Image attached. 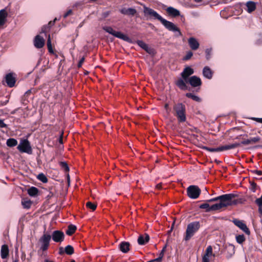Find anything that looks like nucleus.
I'll return each mask as SVG.
<instances>
[{
	"mask_svg": "<svg viewBox=\"0 0 262 262\" xmlns=\"http://www.w3.org/2000/svg\"><path fill=\"white\" fill-rule=\"evenodd\" d=\"M193 73L194 70L193 69L188 66L186 67L181 73V78L176 81V85L181 90H187L188 86L186 84V81L190 77V76Z\"/></svg>",
	"mask_w": 262,
	"mask_h": 262,
	"instance_id": "1",
	"label": "nucleus"
},
{
	"mask_svg": "<svg viewBox=\"0 0 262 262\" xmlns=\"http://www.w3.org/2000/svg\"><path fill=\"white\" fill-rule=\"evenodd\" d=\"M245 201L243 198L233 199L231 201L228 202H220L219 203H216L210 206L211 211L219 210L223 208H226L229 206L236 205L238 204H243Z\"/></svg>",
	"mask_w": 262,
	"mask_h": 262,
	"instance_id": "2",
	"label": "nucleus"
},
{
	"mask_svg": "<svg viewBox=\"0 0 262 262\" xmlns=\"http://www.w3.org/2000/svg\"><path fill=\"white\" fill-rule=\"evenodd\" d=\"M51 238V236L47 233H44L39 238L38 244L40 245V249L38 251V253L41 256L46 257L47 253L46 251L49 247Z\"/></svg>",
	"mask_w": 262,
	"mask_h": 262,
	"instance_id": "3",
	"label": "nucleus"
},
{
	"mask_svg": "<svg viewBox=\"0 0 262 262\" xmlns=\"http://www.w3.org/2000/svg\"><path fill=\"white\" fill-rule=\"evenodd\" d=\"M174 115L179 122H184L186 120V106L182 103H178L173 106Z\"/></svg>",
	"mask_w": 262,
	"mask_h": 262,
	"instance_id": "4",
	"label": "nucleus"
},
{
	"mask_svg": "<svg viewBox=\"0 0 262 262\" xmlns=\"http://www.w3.org/2000/svg\"><path fill=\"white\" fill-rule=\"evenodd\" d=\"M200 224L199 222H193L189 223L187 227L184 239L185 241H189L194 234L199 230Z\"/></svg>",
	"mask_w": 262,
	"mask_h": 262,
	"instance_id": "5",
	"label": "nucleus"
},
{
	"mask_svg": "<svg viewBox=\"0 0 262 262\" xmlns=\"http://www.w3.org/2000/svg\"><path fill=\"white\" fill-rule=\"evenodd\" d=\"M240 146L238 143H234L229 145L219 146L217 148H211L207 146H203L202 148L210 152H221L224 150L235 148Z\"/></svg>",
	"mask_w": 262,
	"mask_h": 262,
	"instance_id": "6",
	"label": "nucleus"
},
{
	"mask_svg": "<svg viewBox=\"0 0 262 262\" xmlns=\"http://www.w3.org/2000/svg\"><path fill=\"white\" fill-rule=\"evenodd\" d=\"M103 30L117 38L121 39L123 40L128 42H131V39L128 36L125 34H123L121 32L115 31L111 27H103Z\"/></svg>",
	"mask_w": 262,
	"mask_h": 262,
	"instance_id": "7",
	"label": "nucleus"
},
{
	"mask_svg": "<svg viewBox=\"0 0 262 262\" xmlns=\"http://www.w3.org/2000/svg\"><path fill=\"white\" fill-rule=\"evenodd\" d=\"M237 196L238 194L236 193H228L207 200L206 201L209 203L216 202L217 201H220V202H228L229 201H231V200L235 199Z\"/></svg>",
	"mask_w": 262,
	"mask_h": 262,
	"instance_id": "8",
	"label": "nucleus"
},
{
	"mask_svg": "<svg viewBox=\"0 0 262 262\" xmlns=\"http://www.w3.org/2000/svg\"><path fill=\"white\" fill-rule=\"evenodd\" d=\"M160 22L164 26V27L169 31L172 32H177L178 34H176V36L178 37L182 36V33L180 29L177 27L173 23L167 20L166 19L163 18Z\"/></svg>",
	"mask_w": 262,
	"mask_h": 262,
	"instance_id": "9",
	"label": "nucleus"
},
{
	"mask_svg": "<svg viewBox=\"0 0 262 262\" xmlns=\"http://www.w3.org/2000/svg\"><path fill=\"white\" fill-rule=\"evenodd\" d=\"M160 22L164 26V27L169 31L172 32H177L178 34H176V36L178 37L182 36V33L180 29L177 27L173 23L167 20L166 19L163 18Z\"/></svg>",
	"mask_w": 262,
	"mask_h": 262,
	"instance_id": "10",
	"label": "nucleus"
},
{
	"mask_svg": "<svg viewBox=\"0 0 262 262\" xmlns=\"http://www.w3.org/2000/svg\"><path fill=\"white\" fill-rule=\"evenodd\" d=\"M201 192V189L196 185H190L187 188V195L192 199L198 198Z\"/></svg>",
	"mask_w": 262,
	"mask_h": 262,
	"instance_id": "11",
	"label": "nucleus"
},
{
	"mask_svg": "<svg viewBox=\"0 0 262 262\" xmlns=\"http://www.w3.org/2000/svg\"><path fill=\"white\" fill-rule=\"evenodd\" d=\"M17 148L21 152L31 154L32 151L30 144L27 139L21 140Z\"/></svg>",
	"mask_w": 262,
	"mask_h": 262,
	"instance_id": "12",
	"label": "nucleus"
},
{
	"mask_svg": "<svg viewBox=\"0 0 262 262\" xmlns=\"http://www.w3.org/2000/svg\"><path fill=\"white\" fill-rule=\"evenodd\" d=\"M144 13L145 16H149L150 17L158 19L160 21L163 18L156 11L150 8L144 7Z\"/></svg>",
	"mask_w": 262,
	"mask_h": 262,
	"instance_id": "13",
	"label": "nucleus"
},
{
	"mask_svg": "<svg viewBox=\"0 0 262 262\" xmlns=\"http://www.w3.org/2000/svg\"><path fill=\"white\" fill-rule=\"evenodd\" d=\"M52 239L56 243H61L64 239V233L60 230H55L52 234Z\"/></svg>",
	"mask_w": 262,
	"mask_h": 262,
	"instance_id": "14",
	"label": "nucleus"
},
{
	"mask_svg": "<svg viewBox=\"0 0 262 262\" xmlns=\"http://www.w3.org/2000/svg\"><path fill=\"white\" fill-rule=\"evenodd\" d=\"M187 83L190 84L192 87L195 88L201 86L202 82L200 77L196 76H192L186 81V84Z\"/></svg>",
	"mask_w": 262,
	"mask_h": 262,
	"instance_id": "15",
	"label": "nucleus"
},
{
	"mask_svg": "<svg viewBox=\"0 0 262 262\" xmlns=\"http://www.w3.org/2000/svg\"><path fill=\"white\" fill-rule=\"evenodd\" d=\"M233 223L235 225L243 230L246 234L250 235V230L247 227V225L243 222V221L237 219H234L233 220Z\"/></svg>",
	"mask_w": 262,
	"mask_h": 262,
	"instance_id": "16",
	"label": "nucleus"
},
{
	"mask_svg": "<svg viewBox=\"0 0 262 262\" xmlns=\"http://www.w3.org/2000/svg\"><path fill=\"white\" fill-rule=\"evenodd\" d=\"M45 44L44 38L39 35L35 36L34 39V46L38 49L42 48Z\"/></svg>",
	"mask_w": 262,
	"mask_h": 262,
	"instance_id": "17",
	"label": "nucleus"
},
{
	"mask_svg": "<svg viewBox=\"0 0 262 262\" xmlns=\"http://www.w3.org/2000/svg\"><path fill=\"white\" fill-rule=\"evenodd\" d=\"M260 138L258 136H256V137H251L248 139L243 140L241 142V143H239L240 144V145L243 144V145H249V144L257 143L260 142Z\"/></svg>",
	"mask_w": 262,
	"mask_h": 262,
	"instance_id": "18",
	"label": "nucleus"
},
{
	"mask_svg": "<svg viewBox=\"0 0 262 262\" xmlns=\"http://www.w3.org/2000/svg\"><path fill=\"white\" fill-rule=\"evenodd\" d=\"M188 45L192 50H196L200 46L199 41L194 37H191L188 39Z\"/></svg>",
	"mask_w": 262,
	"mask_h": 262,
	"instance_id": "19",
	"label": "nucleus"
},
{
	"mask_svg": "<svg viewBox=\"0 0 262 262\" xmlns=\"http://www.w3.org/2000/svg\"><path fill=\"white\" fill-rule=\"evenodd\" d=\"M6 82L8 86L12 88L14 86L16 80L12 73H9L5 77Z\"/></svg>",
	"mask_w": 262,
	"mask_h": 262,
	"instance_id": "20",
	"label": "nucleus"
},
{
	"mask_svg": "<svg viewBox=\"0 0 262 262\" xmlns=\"http://www.w3.org/2000/svg\"><path fill=\"white\" fill-rule=\"evenodd\" d=\"M130 246V244L129 242L123 241L120 243L119 248L122 252L126 253L129 251Z\"/></svg>",
	"mask_w": 262,
	"mask_h": 262,
	"instance_id": "21",
	"label": "nucleus"
},
{
	"mask_svg": "<svg viewBox=\"0 0 262 262\" xmlns=\"http://www.w3.org/2000/svg\"><path fill=\"white\" fill-rule=\"evenodd\" d=\"M121 13L128 16H134L137 13V10L132 8H123L120 10Z\"/></svg>",
	"mask_w": 262,
	"mask_h": 262,
	"instance_id": "22",
	"label": "nucleus"
},
{
	"mask_svg": "<svg viewBox=\"0 0 262 262\" xmlns=\"http://www.w3.org/2000/svg\"><path fill=\"white\" fill-rule=\"evenodd\" d=\"M149 241V236L145 233L140 235L138 238V243L140 245H144L146 244Z\"/></svg>",
	"mask_w": 262,
	"mask_h": 262,
	"instance_id": "23",
	"label": "nucleus"
},
{
	"mask_svg": "<svg viewBox=\"0 0 262 262\" xmlns=\"http://www.w3.org/2000/svg\"><path fill=\"white\" fill-rule=\"evenodd\" d=\"M166 11L169 16L173 17H176L180 15V11L172 7H168Z\"/></svg>",
	"mask_w": 262,
	"mask_h": 262,
	"instance_id": "24",
	"label": "nucleus"
},
{
	"mask_svg": "<svg viewBox=\"0 0 262 262\" xmlns=\"http://www.w3.org/2000/svg\"><path fill=\"white\" fill-rule=\"evenodd\" d=\"M8 13L6 9H2L0 10V26H3L7 21Z\"/></svg>",
	"mask_w": 262,
	"mask_h": 262,
	"instance_id": "25",
	"label": "nucleus"
},
{
	"mask_svg": "<svg viewBox=\"0 0 262 262\" xmlns=\"http://www.w3.org/2000/svg\"><path fill=\"white\" fill-rule=\"evenodd\" d=\"M9 248L7 245H2L1 249V257L3 259L6 258L9 255Z\"/></svg>",
	"mask_w": 262,
	"mask_h": 262,
	"instance_id": "26",
	"label": "nucleus"
},
{
	"mask_svg": "<svg viewBox=\"0 0 262 262\" xmlns=\"http://www.w3.org/2000/svg\"><path fill=\"white\" fill-rule=\"evenodd\" d=\"M203 74L205 77L210 79L212 77L213 72L210 68L206 66L205 67L203 70Z\"/></svg>",
	"mask_w": 262,
	"mask_h": 262,
	"instance_id": "27",
	"label": "nucleus"
},
{
	"mask_svg": "<svg viewBox=\"0 0 262 262\" xmlns=\"http://www.w3.org/2000/svg\"><path fill=\"white\" fill-rule=\"evenodd\" d=\"M225 249L228 253V256L227 257L228 258H230L235 253V247L234 245L232 244L226 245Z\"/></svg>",
	"mask_w": 262,
	"mask_h": 262,
	"instance_id": "28",
	"label": "nucleus"
},
{
	"mask_svg": "<svg viewBox=\"0 0 262 262\" xmlns=\"http://www.w3.org/2000/svg\"><path fill=\"white\" fill-rule=\"evenodd\" d=\"M247 11L249 13L253 12L256 9V3L253 1H249L246 3Z\"/></svg>",
	"mask_w": 262,
	"mask_h": 262,
	"instance_id": "29",
	"label": "nucleus"
},
{
	"mask_svg": "<svg viewBox=\"0 0 262 262\" xmlns=\"http://www.w3.org/2000/svg\"><path fill=\"white\" fill-rule=\"evenodd\" d=\"M32 204V201L27 198H23L21 200V205L25 209H29Z\"/></svg>",
	"mask_w": 262,
	"mask_h": 262,
	"instance_id": "30",
	"label": "nucleus"
},
{
	"mask_svg": "<svg viewBox=\"0 0 262 262\" xmlns=\"http://www.w3.org/2000/svg\"><path fill=\"white\" fill-rule=\"evenodd\" d=\"M77 227L76 226L71 224L68 226V229L66 231L67 235L69 236L72 235L76 231Z\"/></svg>",
	"mask_w": 262,
	"mask_h": 262,
	"instance_id": "31",
	"label": "nucleus"
},
{
	"mask_svg": "<svg viewBox=\"0 0 262 262\" xmlns=\"http://www.w3.org/2000/svg\"><path fill=\"white\" fill-rule=\"evenodd\" d=\"M47 48L49 51V52L51 54H54V51L52 48V43H51V38L50 35H48V39H47Z\"/></svg>",
	"mask_w": 262,
	"mask_h": 262,
	"instance_id": "32",
	"label": "nucleus"
},
{
	"mask_svg": "<svg viewBox=\"0 0 262 262\" xmlns=\"http://www.w3.org/2000/svg\"><path fill=\"white\" fill-rule=\"evenodd\" d=\"M186 96L187 98L192 99L193 100H194L196 102H200L201 101V99L199 97L193 95L192 93H187L186 94Z\"/></svg>",
	"mask_w": 262,
	"mask_h": 262,
	"instance_id": "33",
	"label": "nucleus"
},
{
	"mask_svg": "<svg viewBox=\"0 0 262 262\" xmlns=\"http://www.w3.org/2000/svg\"><path fill=\"white\" fill-rule=\"evenodd\" d=\"M37 179L43 183H46L48 181V179L46 175L43 173H40L36 176Z\"/></svg>",
	"mask_w": 262,
	"mask_h": 262,
	"instance_id": "34",
	"label": "nucleus"
},
{
	"mask_svg": "<svg viewBox=\"0 0 262 262\" xmlns=\"http://www.w3.org/2000/svg\"><path fill=\"white\" fill-rule=\"evenodd\" d=\"M6 144L9 147H13L17 144V141L14 138H9L7 140Z\"/></svg>",
	"mask_w": 262,
	"mask_h": 262,
	"instance_id": "35",
	"label": "nucleus"
},
{
	"mask_svg": "<svg viewBox=\"0 0 262 262\" xmlns=\"http://www.w3.org/2000/svg\"><path fill=\"white\" fill-rule=\"evenodd\" d=\"M209 202H207L206 200L204 203H203L200 205L199 208L201 209H205L206 212H210L211 209L210 208L211 206L209 205Z\"/></svg>",
	"mask_w": 262,
	"mask_h": 262,
	"instance_id": "36",
	"label": "nucleus"
},
{
	"mask_svg": "<svg viewBox=\"0 0 262 262\" xmlns=\"http://www.w3.org/2000/svg\"><path fill=\"white\" fill-rule=\"evenodd\" d=\"M64 252L68 255H72L74 253V249L71 245H68L64 248Z\"/></svg>",
	"mask_w": 262,
	"mask_h": 262,
	"instance_id": "37",
	"label": "nucleus"
},
{
	"mask_svg": "<svg viewBox=\"0 0 262 262\" xmlns=\"http://www.w3.org/2000/svg\"><path fill=\"white\" fill-rule=\"evenodd\" d=\"M235 238L237 243L239 244H242L246 240L244 234L237 235L236 236Z\"/></svg>",
	"mask_w": 262,
	"mask_h": 262,
	"instance_id": "38",
	"label": "nucleus"
},
{
	"mask_svg": "<svg viewBox=\"0 0 262 262\" xmlns=\"http://www.w3.org/2000/svg\"><path fill=\"white\" fill-rule=\"evenodd\" d=\"M59 165L60 166L62 169L63 170L66 172H68L69 171V167L66 162H59Z\"/></svg>",
	"mask_w": 262,
	"mask_h": 262,
	"instance_id": "39",
	"label": "nucleus"
},
{
	"mask_svg": "<svg viewBox=\"0 0 262 262\" xmlns=\"http://www.w3.org/2000/svg\"><path fill=\"white\" fill-rule=\"evenodd\" d=\"M204 255L206 256H209V257H210L211 255H213V256H215V255L214 254H213L212 247L211 246H208L207 247L206 251H205V254Z\"/></svg>",
	"mask_w": 262,
	"mask_h": 262,
	"instance_id": "40",
	"label": "nucleus"
},
{
	"mask_svg": "<svg viewBox=\"0 0 262 262\" xmlns=\"http://www.w3.org/2000/svg\"><path fill=\"white\" fill-rule=\"evenodd\" d=\"M85 206L87 208L91 209L92 211L95 210L97 208V204L93 203L91 202H88L86 203Z\"/></svg>",
	"mask_w": 262,
	"mask_h": 262,
	"instance_id": "41",
	"label": "nucleus"
},
{
	"mask_svg": "<svg viewBox=\"0 0 262 262\" xmlns=\"http://www.w3.org/2000/svg\"><path fill=\"white\" fill-rule=\"evenodd\" d=\"M137 43L140 47H141L144 50H145L148 46V45L142 40H138Z\"/></svg>",
	"mask_w": 262,
	"mask_h": 262,
	"instance_id": "42",
	"label": "nucleus"
},
{
	"mask_svg": "<svg viewBox=\"0 0 262 262\" xmlns=\"http://www.w3.org/2000/svg\"><path fill=\"white\" fill-rule=\"evenodd\" d=\"M193 56V53L191 51H189L187 52L186 55L183 57V60L187 61L189 60Z\"/></svg>",
	"mask_w": 262,
	"mask_h": 262,
	"instance_id": "43",
	"label": "nucleus"
},
{
	"mask_svg": "<svg viewBox=\"0 0 262 262\" xmlns=\"http://www.w3.org/2000/svg\"><path fill=\"white\" fill-rule=\"evenodd\" d=\"M145 51L150 55H154L156 53L155 50L153 48H149L148 46H147Z\"/></svg>",
	"mask_w": 262,
	"mask_h": 262,
	"instance_id": "44",
	"label": "nucleus"
},
{
	"mask_svg": "<svg viewBox=\"0 0 262 262\" xmlns=\"http://www.w3.org/2000/svg\"><path fill=\"white\" fill-rule=\"evenodd\" d=\"M205 53H206V57L207 60H209L211 57V49H207L205 51Z\"/></svg>",
	"mask_w": 262,
	"mask_h": 262,
	"instance_id": "45",
	"label": "nucleus"
},
{
	"mask_svg": "<svg viewBox=\"0 0 262 262\" xmlns=\"http://www.w3.org/2000/svg\"><path fill=\"white\" fill-rule=\"evenodd\" d=\"M250 189L253 192H255L257 188V185L255 182L251 183Z\"/></svg>",
	"mask_w": 262,
	"mask_h": 262,
	"instance_id": "46",
	"label": "nucleus"
},
{
	"mask_svg": "<svg viewBox=\"0 0 262 262\" xmlns=\"http://www.w3.org/2000/svg\"><path fill=\"white\" fill-rule=\"evenodd\" d=\"M166 245H165V246L163 248V249H162V250L161 251V252L159 254V257H161L162 259L164 255V253L166 251Z\"/></svg>",
	"mask_w": 262,
	"mask_h": 262,
	"instance_id": "47",
	"label": "nucleus"
},
{
	"mask_svg": "<svg viewBox=\"0 0 262 262\" xmlns=\"http://www.w3.org/2000/svg\"><path fill=\"white\" fill-rule=\"evenodd\" d=\"M255 204L257 205H262V194L260 198L257 199L255 201Z\"/></svg>",
	"mask_w": 262,
	"mask_h": 262,
	"instance_id": "48",
	"label": "nucleus"
},
{
	"mask_svg": "<svg viewBox=\"0 0 262 262\" xmlns=\"http://www.w3.org/2000/svg\"><path fill=\"white\" fill-rule=\"evenodd\" d=\"M84 60H85V58L84 57H82L80 60H79L78 63V65H77V67L78 68H80L81 67L83 63L84 62Z\"/></svg>",
	"mask_w": 262,
	"mask_h": 262,
	"instance_id": "49",
	"label": "nucleus"
},
{
	"mask_svg": "<svg viewBox=\"0 0 262 262\" xmlns=\"http://www.w3.org/2000/svg\"><path fill=\"white\" fill-rule=\"evenodd\" d=\"M251 172L253 173H255L258 176H262V171L258 170H252Z\"/></svg>",
	"mask_w": 262,
	"mask_h": 262,
	"instance_id": "50",
	"label": "nucleus"
},
{
	"mask_svg": "<svg viewBox=\"0 0 262 262\" xmlns=\"http://www.w3.org/2000/svg\"><path fill=\"white\" fill-rule=\"evenodd\" d=\"M72 13H73V12L71 9L68 10L67 12L64 14L63 17L64 18L67 17L68 16L71 15L72 14Z\"/></svg>",
	"mask_w": 262,
	"mask_h": 262,
	"instance_id": "51",
	"label": "nucleus"
},
{
	"mask_svg": "<svg viewBox=\"0 0 262 262\" xmlns=\"http://www.w3.org/2000/svg\"><path fill=\"white\" fill-rule=\"evenodd\" d=\"M202 262H209V257L204 255L202 258Z\"/></svg>",
	"mask_w": 262,
	"mask_h": 262,
	"instance_id": "52",
	"label": "nucleus"
},
{
	"mask_svg": "<svg viewBox=\"0 0 262 262\" xmlns=\"http://www.w3.org/2000/svg\"><path fill=\"white\" fill-rule=\"evenodd\" d=\"M7 125L4 122L3 120L0 119V128L6 127Z\"/></svg>",
	"mask_w": 262,
	"mask_h": 262,
	"instance_id": "53",
	"label": "nucleus"
},
{
	"mask_svg": "<svg viewBox=\"0 0 262 262\" xmlns=\"http://www.w3.org/2000/svg\"><path fill=\"white\" fill-rule=\"evenodd\" d=\"M28 193L30 196H33V187H31L28 189Z\"/></svg>",
	"mask_w": 262,
	"mask_h": 262,
	"instance_id": "54",
	"label": "nucleus"
},
{
	"mask_svg": "<svg viewBox=\"0 0 262 262\" xmlns=\"http://www.w3.org/2000/svg\"><path fill=\"white\" fill-rule=\"evenodd\" d=\"M38 193H39L38 189L37 188L34 187V197L38 195Z\"/></svg>",
	"mask_w": 262,
	"mask_h": 262,
	"instance_id": "55",
	"label": "nucleus"
},
{
	"mask_svg": "<svg viewBox=\"0 0 262 262\" xmlns=\"http://www.w3.org/2000/svg\"><path fill=\"white\" fill-rule=\"evenodd\" d=\"M63 133L62 132L60 136V137H59V142L60 143V144H62L63 143Z\"/></svg>",
	"mask_w": 262,
	"mask_h": 262,
	"instance_id": "56",
	"label": "nucleus"
},
{
	"mask_svg": "<svg viewBox=\"0 0 262 262\" xmlns=\"http://www.w3.org/2000/svg\"><path fill=\"white\" fill-rule=\"evenodd\" d=\"M64 253H65V252H64V250H63V248L62 247L59 248V254L62 255Z\"/></svg>",
	"mask_w": 262,
	"mask_h": 262,
	"instance_id": "57",
	"label": "nucleus"
},
{
	"mask_svg": "<svg viewBox=\"0 0 262 262\" xmlns=\"http://www.w3.org/2000/svg\"><path fill=\"white\" fill-rule=\"evenodd\" d=\"M258 206V212L260 214V216H262V205H257Z\"/></svg>",
	"mask_w": 262,
	"mask_h": 262,
	"instance_id": "58",
	"label": "nucleus"
},
{
	"mask_svg": "<svg viewBox=\"0 0 262 262\" xmlns=\"http://www.w3.org/2000/svg\"><path fill=\"white\" fill-rule=\"evenodd\" d=\"M110 11H106L103 13V16H104V17H106L110 15Z\"/></svg>",
	"mask_w": 262,
	"mask_h": 262,
	"instance_id": "59",
	"label": "nucleus"
},
{
	"mask_svg": "<svg viewBox=\"0 0 262 262\" xmlns=\"http://www.w3.org/2000/svg\"><path fill=\"white\" fill-rule=\"evenodd\" d=\"M56 20V19H55L53 21H50L49 23H48V25L50 27H51V26H53L54 25V23H55V20Z\"/></svg>",
	"mask_w": 262,
	"mask_h": 262,
	"instance_id": "60",
	"label": "nucleus"
},
{
	"mask_svg": "<svg viewBox=\"0 0 262 262\" xmlns=\"http://www.w3.org/2000/svg\"><path fill=\"white\" fill-rule=\"evenodd\" d=\"M254 120H256L258 122L262 123V118H255Z\"/></svg>",
	"mask_w": 262,
	"mask_h": 262,
	"instance_id": "61",
	"label": "nucleus"
},
{
	"mask_svg": "<svg viewBox=\"0 0 262 262\" xmlns=\"http://www.w3.org/2000/svg\"><path fill=\"white\" fill-rule=\"evenodd\" d=\"M53 195V193L52 192H50L49 194L47 195V198L49 199Z\"/></svg>",
	"mask_w": 262,
	"mask_h": 262,
	"instance_id": "62",
	"label": "nucleus"
},
{
	"mask_svg": "<svg viewBox=\"0 0 262 262\" xmlns=\"http://www.w3.org/2000/svg\"><path fill=\"white\" fill-rule=\"evenodd\" d=\"M156 187L158 189H161L162 188V184H158L156 185Z\"/></svg>",
	"mask_w": 262,
	"mask_h": 262,
	"instance_id": "63",
	"label": "nucleus"
},
{
	"mask_svg": "<svg viewBox=\"0 0 262 262\" xmlns=\"http://www.w3.org/2000/svg\"><path fill=\"white\" fill-rule=\"evenodd\" d=\"M67 180L69 182V181H70V176H69V174L68 173L67 174Z\"/></svg>",
	"mask_w": 262,
	"mask_h": 262,
	"instance_id": "64",
	"label": "nucleus"
}]
</instances>
